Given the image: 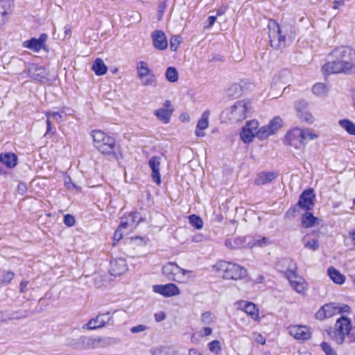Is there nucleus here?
I'll list each match as a JSON object with an SVG mask.
<instances>
[{
	"label": "nucleus",
	"mask_w": 355,
	"mask_h": 355,
	"mask_svg": "<svg viewBox=\"0 0 355 355\" xmlns=\"http://www.w3.org/2000/svg\"><path fill=\"white\" fill-rule=\"evenodd\" d=\"M79 342L83 345L84 347H88L90 345L93 343V340L89 337H80L79 338Z\"/></svg>",
	"instance_id": "nucleus-53"
},
{
	"label": "nucleus",
	"mask_w": 355,
	"mask_h": 355,
	"mask_svg": "<svg viewBox=\"0 0 355 355\" xmlns=\"http://www.w3.org/2000/svg\"><path fill=\"white\" fill-rule=\"evenodd\" d=\"M288 331L296 340H306L311 338V331L306 326L291 325Z\"/></svg>",
	"instance_id": "nucleus-14"
},
{
	"label": "nucleus",
	"mask_w": 355,
	"mask_h": 355,
	"mask_svg": "<svg viewBox=\"0 0 355 355\" xmlns=\"http://www.w3.org/2000/svg\"><path fill=\"white\" fill-rule=\"evenodd\" d=\"M128 227H131V222L130 220H128L127 221H122L118 228L121 229V231L126 233L125 230Z\"/></svg>",
	"instance_id": "nucleus-57"
},
{
	"label": "nucleus",
	"mask_w": 355,
	"mask_h": 355,
	"mask_svg": "<svg viewBox=\"0 0 355 355\" xmlns=\"http://www.w3.org/2000/svg\"><path fill=\"white\" fill-rule=\"evenodd\" d=\"M181 42V37L178 35H173L170 39V49L171 51H175L177 50L180 43Z\"/></svg>",
	"instance_id": "nucleus-46"
},
{
	"label": "nucleus",
	"mask_w": 355,
	"mask_h": 355,
	"mask_svg": "<svg viewBox=\"0 0 355 355\" xmlns=\"http://www.w3.org/2000/svg\"><path fill=\"white\" fill-rule=\"evenodd\" d=\"M321 70L325 75L355 73V51L348 46L335 48L327 55Z\"/></svg>",
	"instance_id": "nucleus-1"
},
{
	"label": "nucleus",
	"mask_w": 355,
	"mask_h": 355,
	"mask_svg": "<svg viewBox=\"0 0 355 355\" xmlns=\"http://www.w3.org/2000/svg\"><path fill=\"white\" fill-rule=\"evenodd\" d=\"M7 13L8 12L5 3L3 1H0V26L5 23L6 15Z\"/></svg>",
	"instance_id": "nucleus-47"
},
{
	"label": "nucleus",
	"mask_w": 355,
	"mask_h": 355,
	"mask_svg": "<svg viewBox=\"0 0 355 355\" xmlns=\"http://www.w3.org/2000/svg\"><path fill=\"white\" fill-rule=\"evenodd\" d=\"M28 284V282H27V281H22L20 283V292L21 293H24L26 291Z\"/></svg>",
	"instance_id": "nucleus-62"
},
{
	"label": "nucleus",
	"mask_w": 355,
	"mask_h": 355,
	"mask_svg": "<svg viewBox=\"0 0 355 355\" xmlns=\"http://www.w3.org/2000/svg\"><path fill=\"white\" fill-rule=\"evenodd\" d=\"M149 166L152 171L151 178L157 184H161L160 165L161 157L158 156L152 157L148 161Z\"/></svg>",
	"instance_id": "nucleus-19"
},
{
	"label": "nucleus",
	"mask_w": 355,
	"mask_h": 355,
	"mask_svg": "<svg viewBox=\"0 0 355 355\" xmlns=\"http://www.w3.org/2000/svg\"><path fill=\"white\" fill-rule=\"evenodd\" d=\"M17 157L12 153H5L0 154V162L9 168H14L17 164Z\"/></svg>",
	"instance_id": "nucleus-27"
},
{
	"label": "nucleus",
	"mask_w": 355,
	"mask_h": 355,
	"mask_svg": "<svg viewBox=\"0 0 355 355\" xmlns=\"http://www.w3.org/2000/svg\"><path fill=\"white\" fill-rule=\"evenodd\" d=\"M112 319V315L110 312L103 314H98L96 318L90 319L87 324L83 325V328L94 330L103 327L108 324Z\"/></svg>",
	"instance_id": "nucleus-13"
},
{
	"label": "nucleus",
	"mask_w": 355,
	"mask_h": 355,
	"mask_svg": "<svg viewBox=\"0 0 355 355\" xmlns=\"http://www.w3.org/2000/svg\"><path fill=\"white\" fill-rule=\"evenodd\" d=\"M252 339L261 345H264L266 343L265 338L258 332H253L252 334Z\"/></svg>",
	"instance_id": "nucleus-49"
},
{
	"label": "nucleus",
	"mask_w": 355,
	"mask_h": 355,
	"mask_svg": "<svg viewBox=\"0 0 355 355\" xmlns=\"http://www.w3.org/2000/svg\"><path fill=\"white\" fill-rule=\"evenodd\" d=\"M153 291L164 297H172L180 294L179 288L174 284L153 286Z\"/></svg>",
	"instance_id": "nucleus-17"
},
{
	"label": "nucleus",
	"mask_w": 355,
	"mask_h": 355,
	"mask_svg": "<svg viewBox=\"0 0 355 355\" xmlns=\"http://www.w3.org/2000/svg\"><path fill=\"white\" fill-rule=\"evenodd\" d=\"M64 184L68 190H70V191L73 190V189H76L77 191L80 190V188L79 187H78L77 185H76L74 183H73L71 178L68 175L64 176Z\"/></svg>",
	"instance_id": "nucleus-45"
},
{
	"label": "nucleus",
	"mask_w": 355,
	"mask_h": 355,
	"mask_svg": "<svg viewBox=\"0 0 355 355\" xmlns=\"http://www.w3.org/2000/svg\"><path fill=\"white\" fill-rule=\"evenodd\" d=\"M304 246L307 249L315 250L319 248V243L316 239H307L306 237H304Z\"/></svg>",
	"instance_id": "nucleus-40"
},
{
	"label": "nucleus",
	"mask_w": 355,
	"mask_h": 355,
	"mask_svg": "<svg viewBox=\"0 0 355 355\" xmlns=\"http://www.w3.org/2000/svg\"><path fill=\"white\" fill-rule=\"evenodd\" d=\"M277 177L275 172H261L258 174L255 179V183L258 185L266 184L270 183Z\"/></svg>",
	"instance_id": "nucleus-28"
},
{
	"label": "nucleus",
	"mask_w": 355,
	"mask_h": 355,
	"mask_svg": "<svg viewBox=\"0 0 355 355\" xmlns=\"http://www.w3.org/2000/svg\"><path fill=\"white\" fill-rule=\"evenodd\" d=\"M338 124L349 133L355 135V123L349 119H341L338 121Z\"/></svg>",
	"instance_id": "nucleus-34"
},
{
	"label": "nucleus",
	"mask_w": 355,
	"mask_h": 355,
	"mask_svg": "<svg viewBox=\"0 0 355 355\" xmlns=\"http://www.w3.org/2000/svg\"><path fill=\"white\" fill-rule=\"evenodd\" d=\"M47 37L46 34H41L38 39L33 37L31 40L24 41L23 42V46L34 52H39L41 49H44Z\"/></svg>",
	"instance_id": "nucleus-15"
},
{
	"label": "nucleus",
	"mask_w": 355,
	"mask_h": 355,
	"mask_svg": "<svg viewBox=\"0 0 355 355\" xmlns=\"http://www.w3.org/2000/svg\"><path fill=\"white\" fill-rule=\"evenodd\" d=\"M24 73L33 80L38 81L42 84H50L49 78V71L44 66L35 63H29L26 66Z\"/></svg>",
	"instance_id": "nucleus-10"
},
{
	"label": "nucleus",
	"mask_w": 355,
	"mask_h": 355,
	"mask_svg": "<svg viewBox=\"0 0 355 355\" xmlns=\"http://www.w3.org/2000/svg\"><path fill=\"white\" fill-rule=\"evenodd\" d=\"M166 318V315L163 312L157 313L155 314V320L157 322H161Z\"/></svg>",
	"instance_id": "nucleus-58"
},
{
	"label": "nucleus",
	"mask_w": 355,
	"mask_h": 355,
	"mask_svg": "<svg viewBox=\"0 0 355 355\" xmlns=\"http://www.w3.org/2000/svg\"><path fill=\"white\" fill-rule=\"evenodd\" d=\"M282 124V119L279 116H275L270 121L268 125L272 133L275 134L281 128Z\"/></svg>",
	"instance_id": "nucleus-37"
},
{
	"label": "nucleus",
	"mask_w": 355,
	"mask_h": 355,
	"mask_svg": "<svg viewBox=\"0 0 355 355\" xmlns=\"http://www.w3.org/2000/svg\"><path fill=\"white\" fill-rule=\"evenodd\" d=\"M199 336L205 337L210 336L212 334V328L209 326L204 327L199 332Z\"/></svg>",
	"instance_id": "nucleus-51"
},
{
	"label": "nucleus",
	"mask_w": 355,
	"mask_h": 355,
	"mask_svg": "<svg viewBox=\"0 0 355 355\" xmlns=\"http://www.w3.org/2000/svg\"><path fill=\"white\" fill-rule=\"evenodd\" d=\"M153 46L158 50H164L167 48L168 42L165 33L162 31H155L151 34Z\"/></svg>",
	"instance_id": "nucleus-21"
},
{
	"label": "nucleus",
	"mask_w": 355,
	"mask_h": 355,
	"mask_svg": "<svg viewBox=\"0 0 355 355\" xmlns=\"http://www.w3.org/2000/svg\"><path fill=\"white\" fill-rule=\"evenodd\" d=\"M208 348L211 352L215 354H219L222 350L220 343L217 340L210 342L208 344Z\"/></svg>",
	"instance_id": "nucleus-39"
},
{
	"label": "nucleus",
	"mask_w": 355,
	"mask_h": 355,
	"mask_svg": "<svg viewBox=\"0 0 355 355\" xmlns=\"http://www.w3.org/2000/svg\"><path fill=\"white\" fill-rule=\"evenodd\" d=\"M92 69L97 76L104 75L107 71V66L101 58H96L94 60Z\"/></svg>",
	"instance_id": "nucleus-30"
},
{
	"label": "nucleus",
	"mask_w": 355,
	"mask_h": 355,
	"mask_svg": "<svg viewBox=\"0 0 355 355\" xmlns=\"http://www.w3.org/2000/svg\"><path fill=\"white\" fill-rule=\"evenodd\" d=\"M327 273L329 278L335 284H343L345 281V277L334 267H330L327 270Z\"/></svg>",
	"instance_id": "nucleus-29"
},
{
	"label": "nucleus",
	"mask_w": 355,
	"mask_h": 355,
	"mask_svg": "<svg viewBox=\"0 0 355 355\" xmlns=\"http://www.w3.org/2000/svg\"><path fill=\"white\" fill-rule=\"evenodd\" d=\"M10 319V318H7L3 312L0 311V326L4 322H7V321Z\"/></svg>",
	"instance_id": "nucleus-61"
},
{
	"label": "nucleus",
	"mask_w": 355,
	"mask_h": 355,
	"mask_svg": "<svg viewBox=\"0 0 355 355\" xmlns=\"http://www.w3.org/2000/svg\"><path fill=\"white\" fill-rule=\"evenodd\" d=\"M63 113V111H62L61 112H47L46 113V116L47 118H51L53 121H55L57 123H61L62 121Z\"/></svg>",
	"instance_id": "nucleus-44"
},
{
	"label": "nucleus",
	"mask_w": 355,
	"mask_h": 355,
	"mask_svg": "<svg viewBox=\"0 0 355 355\" xmlns=\"http://www.w3.org/2000/svg\"><path fill=\"white\" fill-rule=\"evenodd\" d=\"M337 304L329 303L322 306L315 313V318L322 320L331 318L336 314H339Z\"/></svg>",
	"instance_id": "nucleus-16"
},
{
	"label": "nucleus",
	"mask_w": 355,
	"mask_h": 355,
	"mask_svg": "<svg viewBox=\"0 0 355 355\" xmlns=\"http://www.w3.org/2000/svg\"><path fill=\"white\" fill-rule=\"evenodd\" d=\"M200 322L204 325L211 326L215 323L216 317L212 313L207 311L201 314Z\"/></svg>",
	"instance_id": "nucleus-35"
},
{
	"label": "nucleus",
	"mask_w": 355,
	"mask_h": 355,
	"mask_svg": "<svg viewBox=\"0 0 355 355\" xmlns=\"http://www.w3.org/2000/svg\"><path fill=\"white\" fill-rule=\"evenodd\" d=\"M216 19L217 16H209L207 18L208 25L207 26V28H211L216 22Z\"/></svg>",
	"instance_id": "nucleus-59"
},
{
	"label": "nucleus",
	"mask_w": 355,
	"mask_h": 355,
	"mask_svg": "<svg viewBox=\"0 0 355 355\" xmlns=\"http://www.w3.org/2000/svg\"><path fill=\"white\" fill-rule=\"evenodd\" d=\"M189 219L190 224L196 229L200 230L202 227L203 222L199 216L193 214L189 216Z\"/></svg>",
	"instance_id": "nucleus-41"
},
{
	"label": "nucleus",
	"mask_w": 355,
	"mask_h": 355,
	"mask_svg": "<svg viewBox=\"0 0 355 355\" xmlns=\"http://www.w3.org/2000/svg\"><path fill=\"white\" fill-rule=\"evenodd\" d=\"M166 78L171 83H175L178 80V72L175 67H170L166 69Z\"/></svg>",
	"instance_id": "nucleus-38"
},
{
	"label": "nucleus",
	"mask_w": 355,
	"mask_h": 355,
	"mask_svg": "<svg viewBox=\"0 0 355 355\" xmlns=\"http://www.w3.org/2000/svg\"><path fill=\"white\" fill-rule=\"evenodd\" d=\"M272 135L274 134L272 133V131H271L268 125H263L258 129L257 137L261 140L266 139Z\"/></svg>",
	"instance_id": "nucleus-36"
},
{
	"label": "nucleus",
	"mask_w": 355,
	"mask_h": 355,
	"mask_svg": "<svg viewBox=\"0 0 355 355\" xmlns=\"http://www.w3.org/2000/svg\"><path fill=\"white\" fill-rule=\"evenodd\" d=\"M92 135L94 146L100 153L114 159L122 158L119 146L114 137L98 130H93Z\"/></svg>",
	"instance_id": "nucleus-2"
},
{
	"label": "nucleus",
	"mask_w": 355,
	"mask_h": 355,
	"mask_svg": "<svg viewBox=\"0 0 355 355\" xmlns=\"http://www.w3.org/2000/svg\"><path fill=\"white\" fill-rule=\"evenodd\" d=\"M314 198L315 194L313 189L306 190L300 195L297 205L304 209L310 210L313 207Z\"/></svg>",
	"instance_id": "nucleus-18"
},
{
	"label": "nucleus",
	"mask_w": 355,
	"mask_h": 355,
	"mask_svg": "<svg viewBox=\"0 0 355 355\" xmlns=\"http://www.w3.org/2000/svg\"><path fill=\"white\" fill-rule=\"evenodd\" d=\"M272 243L271 241L268 237L261 236H254L253 238L248 239L246 244L248 248H252L253 247H265Z\"/></svg>",
	"instance_id": "nucleus-26"
},
{
	"label": "nucleus",
	"mask_w": 355,
	"mask_h": 355,
	"mask_svg": "<svg viewBox=\"0 0 355 355\" xmlns=\"http://www.w3.org/2000/svg\"><path fill=\"white\" fill-rule=\"evenodd\" d=\"M227 11V7L226 6H220L218 10H217V15L216 16H221L223 15H224Z\"/></svg>",
	"instance_id": "nucleus-63"
},
{
	"label": "nucleus",
	"mask_w": 355,
	"mask_h": 355,
	"mask_svg": "<svg viewBox=\"0 0 355 355\" xmlns=\"http://www.w3.org/2000/svg\"><path fill=\"white\" fill-rule=\"evenodd\" d=\"M64 223L66 225L71 227L75 224V218L70 214H67L64 217Z\"/></svg>",
	"instance_id": "nucleus-52"
},
{
	"label": "nucleus",
	"mask_w": 355,
	"mask_h": 355,
	"mask_svg": "<svg viewBox=\"0 0 355 355\" xmlns=\"http://www.w3.org/2000/svg\"><path fill=\"white\" fill-rule=\"evenodd\" d=\"M147 329V327L144 324H139L135 327H132L130 329V331L133 334L142 332Z\"/></svg>",
	"instance_id": "nucleus-54"
},
{
	"label": "nucleus",
	"mask_w": 355,
	"mask_h": 355,
	"mask_svg": "<svg viewBox=\"0 0 355 355\" xmlns=\"http://www.w3.org/2000/svg\"><path fill=\"white\" fill-rule=\"evenodd\" d=\"M125 232H123V231L121 230V229H117L114 234V236H113V239L114 241H119L122 237H123V234H124Z\"/></svg>",
	"instance_id": "nucleus-56"
},
{
	"label": "nucleus",
	"mask_w": 355,
	"mask_h": 355,
	"mask_svg": "<svg viewBox=\"0 0 355 355\" xmlns=\"http://www.w3.org/2000/svg\"><path fill=\"white\" fill-rule=\"evenodd\" d=\"M249 239H250L249 236H245V237L239 236V237L227 239L225 242V245L227 248H228L230 249H239V248H248L246 244H247Z\"/></svg>",
	"instance_id": "nucleus-23"
},
{
	"label": "nucleus",
	"mask_w": 355,
	"mask_h": 355,
	"mask_svg": "<svg viewBox=\"0 0 355 355\" xmlns=\"http://www.w3.org/2000/svg\"><path fill=\"white\" fill-rule=\"evenodd\" d=\"M15 274L11 271H4L0 279L3 286L8 284L14 278Z\"/></svg>",
	"instance_id": "nucleus-42"
},
{
	"label": "nucleus",
	"mask_w": 355,
	"mask_h": 355,
	"mask_svg": "<svg viewBox=\"0 0 355 355\" xmlns=\"http://www.w3.org/2000/svg\"><path fill=\"white\" fill-rule=\"evenodd\" d=\"M250 110V101L243 100L236 101L234 105L226 110L223 113L227 115L230 121L235 123L247 118Z\"/></svg>",
	"instance_id": "nucleus-8"
},
{
	"label": "nucleus",
	"mask_w": 355,
	"mask_h": 355,
	"mask_svg": "<svg viewBox=\"0 0 355 355\" xmlns=\"http://www.w3.org/2000/svg\"><path fill=\"white\" fill-rule=\"evenodd\" d=\"M317 137L309 129L295 128L288 131L285 136L286 143L296 149L304 148L307 139L313 140Z\"/></svg>",
	"instance_id": "nucleus-6"
},
{
	"label": "nucleus",
	"mask_w": 355,
	"mask_h": 355,
	"mask_svg": "<svg viewBox=\"0 0 355 355\" xmlns=\"http://www.w3.org/2000/svg\"><path fill=\"white\" fill-rule=\"evenodd\" d=\"M281 266L288 267L284 272L292 288L298 293H304L306 290V284L305 280L295 272L297 267L293 261L287 258L282 259L279 261L277 267L279 268Z\"/></svg>",
	"instance_id": "nucleus-4"
},
{
	"label": "nucleus",
	"mask_w": 355,
	"mask_h": 355,
	"mask_svg": "<svg viewBox=\"0 0 355 355\" xmlns=\"http://www.w3.org/2000/svg\"><path fill=\"white\" fill-rule=\"evenodd\" d=\"M297 116L300 119L307 122H311L313 121L312 115L308 112H303L302 111L298 110Z\"/></svg>",
	"instance_id": "nucleus-50"
},
{
	"label": "nucleus",
	"mask_w": 355,
	"mask_h": 355,
	"mask_svg": "<svg viewBox=\"0 0 355 355\" xmlns=\"http://www.w3.org/2000/svg\"><path fill=\"white\" fill-rule=\"evenodd\" d=\"M137 76L144 86L154 85L156 77L153 71L148 67L147 62L139 61L136 66Z\"/></svg>",
	"instance_id": "nucleus-11"
},
{
	"label": "nucleus",
	"mask_w": 355,
	"mask_h": 355,
	"mask_svg": "<svg viewBox=\"0 0 355 355\" xmlns=\"http://www.w3.org/2000/svg\"><path fill=\"white\" fill-rule=\"evenodd\" d=\"M213 269L218 275H223L227 279H241L247 276V270L233 262L219 261L213 266Z\"/></svg>",
	"instance_id": "nucleus-5"
},
{
	"label": "nucleus",
	"mask_w": 355,
	"mask_h": 355,
	"mask_svg": "<svg viewBox=\"0 0 355 355\" xmlns=\"http://www.w3.org/2000/svg\"><path fill=\"white\" fill-rule=\"evenodd\" d=\"M209 115V111L206 110L202 113L200 119L198 120L196 125V129L195 131V134L197 137L205 136V133L202 132V130L208 128Z\"/></svg>",
	"instance_id": "nucleus-25"
},
{
	"label": "nucleus",
	"mask_w": 355,
	"mask_h": 355,
	"mask_svg": "<svg viewBox=\"0 0 355 355\" xmlns=\"http://www.w3.org/2000/svg\"><path fill=\"white\" fill-rule=\"evenodd\" d=\"M171 107V102L168 100L165 101L164 107L156 110L154 114L156 117L165 124L168 123L170 121L171 116L173 112Z\"/></svg>",
	"instance_id": "nucleus-20"
},
{
	"label": "nucleus",
	"mask_w": 355,
	"mask_h": 355,
	"mask_svg": "<svg viewBox=\"0 0 355 355\" xmlns=\"http://www.w3.org/2000/svg\"><path fill=\"white\" fill-rule=\"evenodd\" d=\"M127 269V263L124 259L119 258L112 260L110 262V271L113 276H119L123 274Z\"/></svg>",
	"instance_id": "nucleus-22"
},
{
	"label": "nucleus",
	"mask_w": 355,
	"mask_h": 355,
	"mask_svg": "<svg viewBox=\"0 0 355 355\" xmlns=\"http://www.w3.org/2000/svg\"><path fill=\"white\" fill-rule=\"evenodd\" d=\"M337 307L339 313H348L350 311V307L347 304H337Z\"/></svg>",
	"instance_id": "nucleus-55"
},
{
	"label": "nucleus",
	"mask_w": 355,
	"mask_h": 355,
	"mask_svg": "<svg viewBox=\"0 0 355 355\" xmlns=\"http://www.w3.org/2000/svg\"><path fill=\"white\" fill-rule=\"evenodd\" d=\"M152 355H178L175 350L168 347H159L150 350Z\"/></svg>",
	"instance_id": "nucleus-33"
},
{
	"label": "nucleus",
	"mask_w": 355,
	"mask_h": 355,
	"mask_svg": "<svg viewBox=\"0 0 355 355\" xmlns=\"http://www.w3.org/2000/svg\"><path fill=\"white\" fill-rule=\"evenodd\" d=\"M348 338L350 343H355V326L351 329Z\"/></svg>",
	"instance_id": "nucleus-60"
},
{
	"label": "nucleus",
	"mask_w": 355,
	"mask_h": 355,
	"mask_svg": "<svg viewBox=\"0 0 355 355\" xmlns=\"http://www.w3.org/2000/svg\"><path fill=\"white\" fill-rule=\"evenodd\" d=\"M163 275L170 281L186 283L193 277V272L180 267L176 263L168 262L162 267Z\"/></svg>",
	"instance_id": "nucleus-7"
},
{
	"label": "nucleus",
	"mask_w": 355,
	"mask_h": 355,
	"mask_svg": "<svg viewBox=\"0 0 355 355\" xmlns=\"http://www.w3.org/2000/svg\"><path fill=\"white\" fill-rule=\"evenodd\" d=\"M349 236L351 239V241H352L353 245L355 246V230H351L349 232Z\"/></svg>",
	"instance_id": "nucleus-64"
},
{
	"label": "nucleus",
	"mask_w": 355,
	"mask_h": 355,
	"mask_svg": "<svg viewBox=\"0 0 355 355\" xmlns=\"http://www.w3.org/2000/svg\"><path fill=\"white\" fill-rule=\"evenodd\" d=\"M240 306H242V309L251 317L254 321L259 322L260 317L259 314V309L257 306L249 302H241Z\"/></svg>",
	"instance_id": "nucleus-24"
},
{
	"label": "nucleus",
	"mask_w": 355,
	"mask_h": 355,
	"mask_svg": "<svg viewBox=\"0 0 355 355\" xmlns=\"http://www.w3.org/2000/svg\"><path fill=\"white\" fill-rule=\"evenodd\" d=\"M352 327L351 322L349 318L341 316L337 319L335 327L333 329L329 330V335L332 340L337 344H343L345 336H349Z\"/></svg>",
	"instance_id": "nucleus-9"
},
{
	"label": "nucleus",
	"mask_w": 355,
	"mask_h": 355,
	"mask_svg": "<svg viewBox=\"0 0 355 355\" xmlns=\"http://www.w3.org/2000/svg\"><path fill=\"white\" fill-rule=\"evenodd\" d=\"M268 28L270 46L275 49L284 48L287 44V37H291L288 33H293V26L289 24L280 26L276 21L270 20Z\"/></svg>",
	"instance_id": "nucleus-3"
},
{
	"label": "nucleus",
	"mask_w": 355,
	"mask_h": 355,
	"mask_svg": "<svg viewBox=\"0 0 355 355\" xmlns=\"http://www.w3.org/2000/svg\"><path fill=\"white\" fill-rule=\"evenodd\" d=\"M321 348L326 355H337L336 352L326 342L321 343Z\"/></svg>",
	"instance_id": "nucleus-48"
},
{
	"label": "nucleus",
	"mask_w": 355,
	"mask_h": 355,
	"mask_svg": "<svg viewBox=\"0 0 355 355\" xmlns=\"http://www.w3.org/2000/svg\"><path fill=\"white\" fill-rule=\"evenodd\" d=\"M127 220H130V222H131V227H135L136 225H137L140 223V221L141 220V217L139 213H138V212H132V213H130L128 215V217Z\"/></svg>",
	"instance_id": "nucleus-43"
},
{
	"label": "nucleus",
	"mask_w": 355,
	"mask_h": 355,
	"mask_svg": "<svg viewBox=\"0 0 355 355\" xmlns=\"http://www.w3.org/2000/svg\"><path fill=\"white\" fill-rule=\"evenodd\" d=\"M258 128L259 122L257 120L248 121L240 134L241 140L245 143H250L254 137H257Z\"/></svg>",
	"instance_id": "nucleus-12"
},
{
	"label": "nucleus",
	"mask_w": 355,
	"mask_h": 355,
	"mask_svg": "<svg viewBox=\"0 0 355 355\" xmlns=\"http://www.w3.org/2000/svg\"><path fill=\"white\" fill-rule=\"evenodd\" d=\"M312 92L317 96L324 97L327 96L329 89L325 84L318 83L313 86Z\"/></svg>",
	"instance_id": "nucleus-31"
},
{
	"label": "nucleus",
	"mask_w": 355,
	"mask_h": 355,
	"mask_svg": "<svg viewBox=\"0 0 355 355\" xmlns=\"http://www.w3.org/2000/svg\"><path fill=\"white\" fill-rule=\"evenodd\" d=\"M317 220L318 218L313 216L311 213L306 211L302 215V225L305 228H309L313 227Z\"/></svg>",
	"instance_id": "nucleus-32"
}]
</instances>
